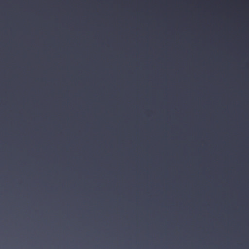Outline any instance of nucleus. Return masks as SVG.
<instances>
[{
  "label": "nucleus",
  "instance_id": "1",
  "mask_svg": "<svg viewBox=\"0 0 249 249\" xmlns=\"http://www.w3.org/2000/svg\"><path fill=\"white\" fill-rule=\"evenodd\" d=\"M20 2H22V0H20Z\"/></svg>",
  "mask_w": 249,
  "mask_h": 249
}]
</instances>
